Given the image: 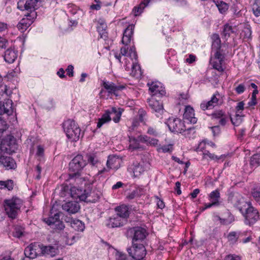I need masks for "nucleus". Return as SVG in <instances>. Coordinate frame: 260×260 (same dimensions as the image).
Masks as SVG:
<instances>
[{
  "mask_svg": "<svg viewBox=\"0 0 260 260\" xmlns=\"http://www.w3.org/2000/svg\"><path fill=\"white\" fill-rule=\"evenodd\" d=\"M244 103L243 102H239L236 107V113L240 114L244 109Z\"/></svg>",
  "mask_w": 260,
  "mask_h": 260,
  "instance_id": "4d7b16f0",
  "label": "nucleus"
},
{
  "mask_svg": "<svg viewBox=\"0 0 260 260\" xmlns=\"http://www.w3.org/2000/svg\"><path fill=\"white\" fill-rule=\"evenodd\" d=\"M147 235L146 231L141 227H133L129 228L126 231V236L132 238V243H135L137 241L144 240Z\"/></svg>",
  "mask_w": 260,
  "mask_h": 260,
  "instance_id": "6e6552de",
  "label": "nucleus"
},
{
  "mask_svg": "<svg viewBox=\"0 0 260 260\" xmlns=\"http://www.w3.org/2000/svg\"><path fill=\"white\" fill-rule=\"evenodd\" d=\"M108 111L111 117H112L113 121L118 123L120 121L123 110L120 108L113 107L111 110Z\"/></svg>",
  "mask_w": 260,
  "mask_h": 260,
  "instance_id": "2f4dec72",
  "label": "nucleus"
},
{
  "mask_svg": "<svg viewBox=\"0 0 260 260\" xmlns=\"http://www.w3.org/2000/svg\"><path fill=\"white\" fill-rule=\"evenodd\" d=\"M213 2L220 13L224 14L226 12L229 7L228 4L221 0H213Z\"/></svg>",
  "mask_w": 260,
  "mask_h": 260,
  "instance_id": "72a5a7b5",
  "label": "nucleus"
},
{
  "mask_svg": "<svg viewBox=\"0 0 260 260\" xmlns=\"http://www.w3.org/2000/svg\"><path fill=\"white\" fill-rule=\"evenodd\" d=\"M241 36H243L245 39H249L251 37V31L248 27H246L244 29L241 33Z\"/></svg>",
  "mask_w": 260,
  "mask_h": 260,
  "instance_id": "864d4df0",
  "label": "nucleus"
},
{
  "mask_svg": "<svg viewBox=\"0 0 260 260\" xmlns=\"http://www.w3.org/2000/svg\"><path fill=\"white\" fill-rule=\"evenodd\" d=\"M84 192L88 193V196H90V198L93 200L92 201H86V202H95L99 199V196L95 193L94 191L84 190Z\"/></svg>",
  "mask_w": 260,
  "mask_h": 260,
  "instance_id": "09e8293b",
  "label": "nucleus"
},
{
  "mask_svg": "<svg viewBox=\"0 0 260 260\" xmlns=\"http://www.w3.org/2000/svg\"><path fill=\"white\" fill-rule=\"evenodd\" d=\"M203 158L205 159H207L208 158H209L210 159L212 160H219L220 159H224L225 157V155H221L220 156H218L214 154L210 153L209 151H205L203 153Z\"/></svg>",
  "mask_w": 260,
  "mask_h": 260,
  "instance_id": "ea45409f",
  "label": "nucleus"
},
{
  "mask_svg": "<svg viewBox=\"0 0 260 260\" xmlns=\"http://www.w3.org/2000/svg\"><path fill=\"white\" fill-rule=\"evenodd\" d=\"M8 95V87L6 85H0V94L2 95L3 94Z\"/></svg>",
  "mask_w": 260,
  "mask_h": 260,
  "instance_id": "052dcab7",
  "label": "nucleus"
},
{
  "mask_svg": "<svg viewBox=\"0 0 260 260\" xmlns=\"http://www.w3.org/2000/svg\"><path fill=\"white\" fill-rule=\"evenodd\" d=\"M233 32L232 27L228 24L224 25L223 30L222 31L223 36L225 38H228L230 37V34Z\"/></svg>",
  "mask_w": 260,
  "mask_h": 260,
  "instance_id": "a18cd8bd",
  "label": "nucleus"
},
{
  "mask_svg": "<svg viewBox=\"0 0 260 260\" xmlns=\"http://www.w3.org/2000/svg\"><path fill=\"white\" fill-rule=\"evenodd\" d=\"M63 210L69 213L74 214L78 212L80 209V206L76 202H68L62 205Z\"/></svg>",
  "mask_w": 260,
  "mask_h": 260,
  "instance_id": "a878e982",
  "label": "nucleus"
},
{
  "mask_svg": "<svg viewBox=\"0 0 260 260\" xmlns=\"http://www.w3.org/2000/svg\"><path fill=\"white\" fill-rule=\"evenodd\" d=\"M106 27L107 25L105 22V20L100 19L98 21L97 29L101 35V38H104V39H105L107 37V32H106Z\"/></svg>",
  "mask_w": 260,
  "mask_h": 260,
  "instance_id": "473e14b6",
  "label": "nucleus"
},
{
  "mask_svg": "<svg viewBox=\"0 0 260 260\" xmlns=\"http://www.w3.org/2000/svg\"><path fill=\"white\" fill-rule=\"evenodd\" d=\"M250 164L252 167H257L260 165V153L254 154L251 156Z\"/></svg>",
  "mask_w": 260,
  "mask_h": 260,
  "instance_id": "a19ab883",
  "label": "nucleus"
},
{
  "mask_svg": "<svg viewBox=\"0 0 260 260\" xmlns=\"http://www.w3.org/2000/svg\"><path fill=\"white\" fill-rule=\"evenodd\" d=\"M223 102V99L221 95L218 92H216L211 97L210 101L203 102L200 105L201 108L205 111L208 109H211L214 107L220 105Z\"/></svg>",
  "mask_w": 260,
  "mask_h": 260,
  "instance_id": "1a4fd4ad",
  "label": "nucleus"
},
{
  "mask_svg": "<svg viewBox=\"0 0 260 260\" xmlns=\"http://www.w3.org/2000/svg\"><path fill=\"white\" fill-rule=\"evenodd\" d=\"M252 10L256 17L260 16V3L258 2H255L252 5Z\"/></svg>",
  "mask_w": 260,
  "mask_h": 260,
  "instance_id": "49530a36",
  "label": "nucleus"
},
{
  "mask_svg": "<svg viewBox=\"0 0 260 260\" xmlns=\"http://www.w3.org/2000/svg\"><path fill=\"white\" fill-rule=\"evenodd\" d=\"M224 58V56L221 52H215L213 56H211L210 58V63L214 69L219 72H222L224 71V69L222 66Z\"/></svg>",
  "mask_w": 260,
  "mask_h": 260,
  "instance_id": "f8f14e48",
  "label": "nucleus"
},
{
  "mask_svg": "<svg viewBox=\"0 0 260 260\" xmlns=\"http://www.w3.org/2000/svg\"><path fill=\"white\" fill-rule=\"evenodd\" d=\"M213 136H218L220 133V127L218 125L211 127Z\"/></svg>",
  "mask_w": 260,
  "mask_h": 260,
  "instance_id": "13d9d810",
  "label": "nucleus"
},
{
  "mask_svg": "<svg viewBox=\"0 0 260 260\" xmlns=\"http://www.w3.org/2000/svg\"><path fill=\"white\" fill-rule=\"evenodd\" d=\"M211 118L222 126L225 125L229 120L228 116L222 110L216 111L213 113L211 114Z\"/></svg>",
  "mask_w": 260,
  "mask_h": 260,
  "instance_id": "4be33fe9",
  "label": "nucleus"
},
{
  "mask_svg": "<svg viewBox=\"0 0 260 260\" xmlns=\"http://www.w3.org/2000/svg\"><path fill=\"white\" fill-rule=\"evenodd\" d=\"M166 123L172 132L182 133L184 130L185 124L180 119L169 118Z\"/></svg>",
  "mask_w": 260,
  "mask_h": 260,
  "instance_id": "9d476101",
  "label": "nucleus"
},
{
  "mask_svg": "<svg viewBox=\"0 0 260 260\" xmlns=\"http://www.w3.org/2000/svg\"><path fill=\"white\" fill-rule=\"evenodd\" d=\"M115 211L116 215L127 220L129 215V211L127 206L121 205L117 206L115 208Z\"/></svg>",
  "mask_w": 260,
  "mask_h": 260,
  "instance_id": "cd10ccee",
  "label": "nucleus"
},
{
  "mask_svg": "<svg viewBox=\"0 0 260 260\" xmlns=\"http://www.w3.org/2000/svg\"><path fill=\"white\" fill-rule=\"evenodd\" d=\"M121 160L116 156L110 155L107 161V168H103L99 171L98 174H102L105 172H107L110 169L117 170L120 166Z\"/></svg>",
  "mask_w": 260,
  "mask_h": 260,
  "instance_id": "9b49d317",
  "label": "nucleus"
},
{
  "mask_svg": "<svg viewBox=\"0 0 260 260\" xmlns=\"http://www.w3.org/2000/svg\"><path fill=\"white\" fill-rule=\"evenodd\" d=\"M212 53L219 52L221 50V41L220 37L218 34H214L212 36Z\"/></svg>",
  "mask_w": 260,
  "mask_h": 260,
  "instance_id": "c756f323",
  "label": "nucleus"
},
{
  "mask_svg": "<svg viewBox=\"0 0 260 260\" xmlns=\"http://www.w3.org/2000/svg\"><path fill=\"white\" fill-rule=\"evenodd\" d=\"M0 164L8 170L15 169L16 167V164L14 160L10 156H1Z\"/></svg>",
  "mask_w": 260,
  "mask_h": 260,
  "instance_id": "bb28decb",
  "label": "nucleus"
},
{
  "mask_svg": "<svg viewBox=\"0 0 260 260\" xmlns=\"http://www.w3.org/2000/svg\"><path fill=\"white\" fill-rule=\"evenodd\" d=\"M59 217V212L55 213L53 216H50L49 217L45 218L44 221L49 225L55 224L57 229L62 230L64 226L63 223L60 221Z\"/></svg>",
  "mask_w": 260,
  "mask_h": 260,
  "instance_id": "412c9836",
  "label": "nucleus"
},
{
  "mask_svg": "<svg viewBox=\"0 0 260 260\" xmlns=\"http://www.w3.org/2000/svg\"><path fill=\"white\" fill-rule=\"evenodd\" d=\"M116 256V260H131L127 257L125 254L121 253H117Z\"/></svg>",
  "mask_w": 260,
  "mask_h": 260,
  "instance_id": "680f3d73",
  "label": "nucleus"
},
{
  "mask_svg": "<svg viewBox=\"0 0 260 260\" xmlns=\"http://www.w3.org/2000/svg\"><path fill=\"white\" fill-rule=\"evenodd\" d=\"M147 85L149 86V90L152 96L157 95L162 96L166 93L165 88L162 86L160 82H153L151 83H148Z\"/></svg>",
  "mask_w": 260,
  "mask_h": 260,
  "instance_id": "6ab92c4d",
  "label": "nucleus"
},
{
  "mask_svg": "<svg viewBox=\"0 0 260 260\" xmlns=\"http://www.w3.org/2000/svg\"><path fill=\"white\" fill-rule=\"evenodd\" d=\"M39 0H19L17 3V8L21 11H27L30 12L33 18L36 16L35 10L38 7Z\"/></svg>",
  "mask_w": 260,
  "mask_h": 260,
  "instance_id": "0eeeda50",
  "label": "nucleus"
},
{
  "mask_svg": "<svg viewBox=\"0 0 260 260\" xmlns=\"http://www.w3.org/2000/svg\"><path fill=\"white\" fill-rule=\"evenodd\" d=\"M71 194L72 198L74 199H79L83 201H92L93 200L90 198V196H88V193H85L81 189L76 187H72L70 189Z\"/></svg>",
  "mask_w": 260,
  "mask_h": 260,
  "instance_id": "a211bd4d",
  "label": "nucleus"
},
{
  "mask_svg": "<svg viewBox=\"0 0 260 260\" xmlns=\"http://www.w3.org/2000/svg\"><path fill=\"white\" fill-rule=\"evenodd\" d=\"M218 218L221 223L226 225L231 223L234 220V218L232 216H229L228 219H222L220 217H218Z\"/></svg>",
  "mask_w": 260,
  "mask_h": 260,
  "instance_id": "6e6d98bb",
  "label": "nucleus"
},
{
  "mask_svg": "<svg viewBox=\"0 0 260 260\" xmlns=\"http://www.w3.org/2000/svg\"><path fill=\"white\" fill-rule=\"evenodd\" d=\"M147 133L149 135H151L154 136H156L158 134L156 129L153 127H149L147 131Z\"/></svg>",
  "mask_w": 260,
  "mask_h": 260,
  "instance_id": "338daca9",
  "label": "nucleus"
},
{
  "mask_svg": "<svg viewBox=\"0 0 260 260\" xmlns=\"http://www.w3.org/2000/svg\"><path fill=\"white\" fill-rule=\"evenodd\" d=\"M22 205V201L17 197L6 199L4 202L6 213L10 218L12 219L16 217Z\"/></svg>",
  "mask_w": 260,
  "mask_h": 260,
  "instance_id": "7ed1b4c3",
  "label": "nucleus"
},
{
  "mask_svg": "<svg viewBox=\"0 0 260 260\" xmlns=\"http://www.w3.org/2000/svg\"><path fill=\"white\" fill-rule=\"evenodd\" d=\"M24 233V229L20 226H16L15 228L13 235L14 237L17 238H20L23 235Z\"/></svg>",
  "mask_w": 260,
  "mask_h": 260,
  "instance_id": "3c124183",
  "label": "nucleus"
},
{
  "mask_svg": "<svg viewBox=\"0 0 260 260\" xmlns=\"http://www.w3.org/2000/svg\"><path fill=\"white\" fill-rule=\"evenodd\" d=\"M8 125L6 121L0 117V134L3 133L8 128Z\"/></svg>",
  "mask_w": 260,
  "mask_h": 260,
  "instance_id": "5fc2aeb1",
  "label": "nucleus"
},
{
  "mask_svg": "<svg viewBox=\"0 0 260 260\" xmlns=\"http://www.w3.org/2000/svg\"><path fill=\"white\" fill-rule=\"evenodd\" d=\"M26 17L22 19L17 24L18 29L21 32H24L33 22V16L30 14L26 15Z\"/></svg>",
  "mask_w": 260,
  "mask_h": 260,
  "instance_id": "5701e85b",
  "label": "nucleus"
},
{
  "mask_svg": "<svg viewBox=\"0 0 260 260\" xmlns=\"http://www.w3.org/2000/svg\"><path fill=\"white\" fill-rule=\"evenodd\" d=\"M148 103L149 107L155 112L156 116L161 118L164 112L162 104L153 97L148 100Z\"/></svg>",
  "mask_w": 260,
  "mask_h": 260,
  "instance_id": "dca6fc26",
  "label": "nucleus"
},
{
  "mask_svg": "<svg viewBox=\"0 0 260 260\" xmlns=\"http://www.w3.org/2000/svg\"><path fill=\"white\" fill-rule=\"evenodd\" d=\"M17 57V52L11 49H7L5 53L4 59L9 63H13Z\"/></svg>",
  "mask_w": 260,
  "mask_h": 260,
  "instance_id": "7c9ffc66",
  "label": "nucleus"
},
{
  "mask_svg": "<svg viewBox=\"0 0 260 260\" xmlns=\"http://www.w3.org/2000/svg\"><path fill=\"white\" fill-rule=\"evenodd\" d=\"M231 120L233 125L235 126H238L242 121V117L240 116V114H237L234 118H231Z\"/></svg>",
  "mask_w": 260,
  "mask_h": 260,
  "instance_id": "8fccbe9b",
  "label": "nucleus"
},
{
  "mask_svg": "<svg viewBox=\"0 0 260 260\" xmlns=\"http://www.w3.org/2000/svg\"><path fill=\"white\" fill-rule=\"evenodd\" d=\"M134 193H136L137 197H140L144 193V189L141 187L137 188L134 190Z\"/></svg>",
  "mask_w": 260,
  "mask_h": 260,
  "instance_id": "0e129e2a",
  "label": "nucleus"
},
{
  "mask_svg": "<svg viewBox=\"0 0 260 260\" xmlns=\"http://www.w3.org/2000/svg\"><path fill=\"white\" fill-rule=\"evenodd\" d=\"M245 90V85L243 84H239L236 88L235 91L238 94H241L244 92Z\"/></svg>",
  "mask_w": 260,
  "mask_h": 260,
  "instance_id": "bf43d9fd",
  "label": "nucleus"
},
{
  "mask_svg": "<svg viewBox=\"0 0 260 260\" xmlns=\"http://www.w3.org/2000/svg\"><path fill=\"white\" fill-rule=\"evenodd\" d=\"M251 194L254 200L257 202H260V187L256 186L254 187L252 191Z\"/></svg>",
  "mask_w": 260,
  "mask_h": 260,
  "instance_id": "37998d69",
  "label": "nucleus"
},
{
  "mask_svg": "<svg viewBox=\"0 0 260 260\" xmlns=\"http://www.w3.org/2000/svg\"><path fill=\"white\" fill-rule=\"evenodd\" d=\"M86 165V161L82 155H77L73 158L69 164L70 179L75 178L77 183H80L82 180V178L80 177L81 172Z\"/></svg>",
  "mask_w": 260,
  "mask_h": 260,
  "instance_id": "f03ea898",
  "label": "nucleus"
},
{
  "mask_svg": "<svg viewBox=\"0 0 260 260\" xmlns=\"http://www.w3.org/2000/svg\"><path fill=\"white\" fill-rule=\"evenodd\" d=\"M102 85L108 93L113 94L116 96L118 95L119 91L125 88L124 85H116L113 82L106 80L102 81Z\"/></svg>",
  "mask_w": 260,
  "mask_h": 260,
  "instance_id": "2eb2a0df",
  "label": "nucleus"
},
{
  "mask_svg": "<svg viewBox=\"0 0 260 260\" xmlns=\"http://www.w3.org/2000/svg\"><path fill=\"white\" fill-rule=\"evenodd\" d=\"M127 222V220L115 214L109 218L108 220L107 225L109 228H119L125 225Z\"/></svg>",
  "mask_w": 260,
  "mask_h": 260,
  "instance_id": "aec40b11",
  "label": "nucleus"
},
{
  "mask_svg": "<svg viewBox=\"0 0 260 260\" xmlns=\"http://www.w3.org/2000/svg\"><path fill=\"white\" fill-rule=\"evenodd\" d=\"M128 170L133 174L135 177H139L144 172L143 165L137 161L134 162L128 168Z\"/></svg>",
  "mask_w": 260,
  "mask_h": 260,
  "instance_id": "b1692460",
  "label": "nucleus"
},
{
  "mask_svg": "<svg viewBox=\"0 0 260 260\" xmlns=\"http://www.w3.org/2000/svg\"><path fill=\"white\" fill-rule=\"evenodd\" d=\"M41 254L54 257L58 255L59 252L58 246L56 244L44 245L42 244Z\"/></svg>",
  "mask_w": 260,
  "mask_h": 260,
  "instance_id": "f3484780",
  "label": "nucleus"
},
{
  "mask_svg": "<svg viewBox=\"0 0 260 260\" xmlns=\"http://www.w3.org/2000/svg\"><path fill=\"white\" fill-rule=\"evenodd\" d=\"M14 182L12 180L9 179L6 181H0V189L7 188L8 190H11L14 187Z\"/></svg>",
  "mask_w": 260,
  "mask_h": 260,
  "instance_id": "4c0bfd02",
  "label": "nucleus"
},
{
  "mask_svg": "<svg viewBox=\"0 0 260 260\" xmlns=\"http://www.w3.org/2000/svg\"><path fill=\"white\" fill-rule=\"evenodd\" d=\"M44 155V149L43 146L38 145L37 146V152L36 155L38 157L39 159L43 158Z\"/></svg>",
  "mask_w": 260,
  "mask_h": 260,
  "instance_id": "603ef678",
  "label": "nucleus"
},
{
  "mask_svg": "<svg viewBox=\"0 0 260 260\" xmlns=\"http://www.w3.org/2000/svg\"><path fill=\"white\" fill-rule=\"evenodd\" d=\"M129 149L134 150L141 148L138 140L133 137H129Z\"/></svg>",
  "mask_w": 260,
  "mask_h": 260,
  "instance_id": "79ce46f5",
  "label": "nucleus"
},
{
  "mask_svg": "<svg viewBox=\"0 0 260 260\" xmlns=\"http://www.w3.org/2000/svg\"><path fill=\"white\" fill-rule=\"evenodd\" d=\"M208 198L210 203H205L204 206L200 208L201 211H204L208 208H210L213 206H217L219 205L220 196L219 190L216 189L212 191L208 195Z\"/></svg>",
  "mask_w": 260,
  "mask_h": 260,
  "instance_id": "ddd939ff",
  "label": "nucleus"
},
{
  "mask_svg": "<svg viewBox=\"0 0 260 260\" xmlns=\"http://www.w3.org/2000/svg\"><path fill=\"white\" fill-rule=\"evenodd\" d=\"M73 69H74L73 66H72V65H70L68 66V68L66 70V71L67 72V74L70 77L73 76Z\"/></svg>",
  "mask_w": 260,
  "mask_h": 260,
  "instance_id": "774afa93",
  "label": "nucleus"
},
{
  "mask_svg": "<svg viewBox=\"0 0 260 260\" xmlns=\"http://www.w3.org/2000/svg\"><path fill=\"white\" fill-rule=\"evenodd\" d=\"M63 127L68 139L72 141H77L79 139L80 129L74 120L68 119L65 121Z\"/></svg>",
  "mask_w": 260,
  "mask_h": 260,
  "instance_id": "39448f33",
  "label": "nucleus"
},
{
  "mask_svg": "<svg viewBox=\"0 0 260 260\" xmlns=\"http://www.w3.org/2000/svg\"><path fill=\"white\" fill-rule=\"evenodd\" d=\"M134 25H129L125 29L121 40L124 45L120 49V53L116 52L114 56L119 62L124 63L126 71L131 76L139 78L142 75L140 65L138 63V56L134 45L129 46L134 32Z\"/></svg>",
  "mask_w": 260,
  "mask_h": 260,
  "instance_id": "f257e3e1",
  "label": "nucleus"
},
{
  "mask_svg": "<svg viewBox=\"0 0 260 260\" xmlns=\"http://www.w3.org/2000/svg\"><path fill=\"white\" fill-rule=\"evenodd\" d=\"M195 133L196 131L194 127H188L186 128L185 126L184 130H183L182 132L185 137L188 138H191L193 136Z\"/></svg>",
  "mask_w": 260,
  "mask_h": 260,
  "instance_id": "c03bdc74",
  "label": "nucleus"
},
{
  "mask_svg": "<svg viewBox=\"0 0 260 260\" xmlns=\"http://www.w3.org/2000/svg\"><path fill=\"white\" fill-rule=\"evenodd\" d=\"M42 244L34 243L28 246L24 250L25 256L29 259L36 258L39 254H41Z\"/></svg>",
  "mask_w": 260,
  "mask_h": 260,
  "instance_id": "4468645a",
  "label": "nucleus"
},
{
  "mask_svg": "<svg viewBox=\"0 0 260 260\" xmlns=\"http://www.w3.org/2000/svg\"><path fill=\"white\" fill-rule=\"evenodd\" d=\"M129 255L136 260L142 259L146 254V250L143 244L133 243L132 246L127 249Z\"/></svg>",
  "mask_w": 260,
  "mask_h": 260,
  "instance_id": "423d86ee",
  "label": "nucleus"
},
{
  "mask_svg": "<svg viewBox=\"0 0 260 260\" xmlns=\"http://www.w3.org/2000/svg\"><path fill=\"white\" fill-rule=\"evenodd\" d=\"M157 150L158 152H162L164 153L171 152L173 150V145L169 144L162 146H158Z\"/></svg>",
  "mask_w": 260,
  "mask_h": 260,
  "instance_id": "de8ad7c7",
  "label": "nucleus"
},
{
  "mask_svg": "<svg viewBox=\"0 0 260 260\" xmlns=\"http://www.w3.org/2000/svg\"><path fill=\"white\" fill-rule=\"evenodd\" d=\"M183 118L190 123L194 124L197 122V118L194 117L193 109L190 106H187L184 109Z\"/></svg>",
  "mask_w": 260,
  "mask_h": 260,
  "instance_id": "393cba45",
  "label": "nucleus"
},
{
  "mask_svg": "<svg viewBox=\"0 0 260 260\" xmlns=\"http://www.w3.org/2000/svg\"><path fill=\"white\" fill-rule=\"evenodd\" d=\"M240 236V233L238 232H231L227 236L228 240L231 244H235L238 241Z\"/></svg>",
  "mask_w": 260,
  "mask_h": 260,
  "instance_id": "58836bf2",
  "label": "nucleus"
},
{
  "mask_svg": "<svg viewBox=\"0 0 260 260\" xmlns=\"http://www.w3.org/2000/svg\"><path fill=\"white\" fill-rule=\"evenodd\" d=\"M36 171L37 173V175L36 176V178L39 180L41 178V174L42 172V168L41 167L38 165L36 167Z\"/></svg>",
  "mask_w": 260,
  "mask_h": 260,
  "instance_id": "69168bd1",
  "label": "nucleus"
},
{
  "mask_svg": "<svg viewBox=\"0 0 260 260\" xmlns=\"http://www.w3.org/2000/svg\"><path fill=\"white\" fill-rule=\"evenodd\" d=\"M243 206L246 207L245 212H242V208L239 207V210L242 212L245 218V223L249 225H253L259 219V214L257 209L251 206L246 202L242 201Z\"/></svg>",
  "mask_w": 260,
  "mask_h": 260,
  "instance_id": "20e7f679",
  "label": "nucleus"
},
{
  "mask_svg": "<svg viewBox=\"0 0 260 260\" xmlns=\"http://www.w3.org/2000/svg\"><path fill=\"white\" fill-rule=\"evenodd\" d=\"M71 226L75 231L82 232L84 230L85 226L84 223L81 221L76 219H72L71 221Z\"/></svg>",
  "mask_w": 260,
  "mask_h": 260,
  "instance_id": "f704fd0d",
  "label": "nucleus"
},
{
  "mask_svg": "<svg viewBox=\"0 0 260 260\" xmlns=\"http://www.w3.org/2000/svg\"><path fill=\"white\" fill-rule=\"evenodd\" d=\"M224 260H241V257L238 255L230 254L225 257Z\"/></svg>",
  "mask_w": 260,
  "mask_h": 260,
  "instance_id": "e2e57ef3",
  "label": "nucleus"
},
{
  "mask_svg": "<svg viewBox=\"0 0 260 260\" xmlns=\"http://www.w3.org/2000/svg\"><path fill=\"white\" fill-rule=\"evenodd\" d=\"M86 157L88 162L93 166H98L100 164V161L96 153L87 154Z\"/></svg>",
  "mask_w": 260,
  "mask_h": 260,
  "instance_id": "c9c22d12",
  "label": "nucleus"
},
{
  "mask_svg": "<svg viewBox=\"0 0 260 260\" xmlns=\"http://www.w3.org/2000/svg\"><path fill=\"white\" fill-rule=\"evenodd\" d=\"M13 102L11 100L7 99L2 105H0V114H7L8 115L12 114Z\"/></svg>",
  "mask_w": 260,
  "mask_h": 260,
  "instance_id": "c85d7f7f",
  "label": "nucleus"
},
{
  "mask_svg": "<svg viewBox=\"0 0 260 260\" xmlns=\"http://www.w3.org/2000/svg\"><path fill=\"white\" fill-rule=\"evenodd\" d=\"M111 118L109 111H106V113L102 115V117L99 118V121L97 123V126L99 128L101 127L104 124L110 121Z\"/></svg>",
  "mask_w": 260,
  "mask_h": 260,
  "instance_id": "e433bc0d",
  "label": "nucleus"
}]
</instances>
